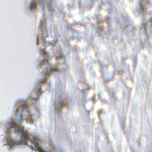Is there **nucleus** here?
<instances>
[{
  "mask_svg": "<svg viewBox=\"0 0 152 152\" xmlns=\"http://www.w3.org/2000/svg\"><path fill=\"white\" fill-rule=\"evenodd\" d=\"M42 53L43 55L47 57L46 58L43 60L41 63L42 65H43L44 64H48V54L44 50H42Z\"/></svg>",
  "mask_w": 152,
  "mask_h": 152,
  "instance_id": "nucleus-1",
  "label": "nucleus"
},
{
  "mask_svg": "<svg viewBox=\"0 0 152 152\" xmlns=\"http://www.w3.org/2000/svg\"><path fill=\"white\" fill-rule=\"evenodd\" d=\"M27 107V104L26 102H25L18 107L16 110V112H18L19 110L21 111V110L26 108Z\"/></svg>",
  "mask_w": 152,
  "mask_h": 152,
  "instance_id": "nucleus-2",
  "label": "nucleus"
},
{
  "mask_svg": "<svg viewBox=\"0 0 152 152\" xmlns=\"http://www.w3.org/2000/svg\"><path fill=\"white\" fill-rule=\"evenodd\" d=\"M36 7V1L33 0L31 2V9H33L35 8Z\"/></svg>",
  "mask_w": 152,
  "mask_h": 152,
  "instance_id": "nucleus-3",
  "label": "nucleus"
},
{
  "mask_svg": "<svg viewBox=\"0 0 152 152\" xmlns=\"http://www.w3.org/2000/svg\"><path fill=\"white\" fill-rule=\"evenodd\" d=\"M53 70L55 72L59 71L58 69L56 68H55L53 69H50V72Z\"/></svg>",
  "mask_w": 152,
  "mask_h": 152,
  "instance_id": "nucleus-4",
  "label": "nucleus"
},
{
  "mask_svg": "<svg viewBox=\"0 0 152 152\" xmlns=\"http://www.w3.org/2000/svg\"><path fill=\"white\" fill-rule=\"evenodd\" d=\"M60 104L61 105H64L65 106H66L67 105V103H64V102H61Z\"/></svg>",
  "mask_w": 152,
  "mask_h": 152,
  "instance_id": "nucleus-5",
  "label": "nucleus"
},
{
  "mask_svg": "<svg viewBox=\"0 0 152 152\" xmlns=\"http://www.w3.org/2000/svg\"><path fill=\"white\" fill-rule=\"evenodd\" d=\"M27 120L29 121L31 123H33V120L32 118H30L29 119L27 118Z\"/></svg>",
  "mask_w": 152,
  "mask_h": 152,
  "instance_id": "nucleus-6",
  "label": "nucleus"
},
{
  "mask_svg": "<svg viewBox=\"0 0 152 152\" xmlns=\"http://www.w3.org/2000/svg\"><path fill=\"white\" fill-rule=\"evenodd\" d=\"M46 80L45 79H43L41 81V83H43Z\"/></svg>",
  "mask_w": 152,
  "mask_h": 152,
  "instance_id": "nucleus-7",
  "label": "nucleus"
},
{
  "mask_svg": "<svg viewBox=\"0 0 152 152\" xmlns=\"http://www.w3.org/2000/svg\"><path fill=\"white\" fill-rule=\"evenodd\" d=\"M62 55L61 54V55H58V57L61 58V57H62Z\"/></svg>",
  "mask_w": 152,
  "mask_h": 152,
  "instance_id": "nucleus-8",
  "label": "nucleus"
},
{
  "mask_svg": "<svg viewBox=\"0 0 152 152\" xmlns=\"http://www.w3.org/2000/svg\"><path fill=\"white\" fill-rule=\"evenodd\" d=\"M31 148L32 149L35 150V151H36V150L34 148V147L32 146H31Z\"/></svg>",
  "mask_w": 152,
  "mask_h": 152,
  "instance_id": "nucleus-9",
  "label": "nucleus"
},
{
  "mask_svg": "<svg viewBox=\"0 0 152 152\" xmlns=\"http://www.w3.org/2000/svg\"><path fill=\"white\" fill-rule=\"evenodd\" d=\"M42 26V22H41L40 24V27L41 28Z\"/></svg>",
  "mask_w": 152,
  "mask_h": 152,
  "instance_id": "nucleus-10",
  "label": "nucleus"
},
{
  "mask_svg": "<svg viewBox=\"0 0 152 152\" xmlns=\"http://www.w3.org/2000/svg\"><path fill=\"white\" fill-rule=\"evenodd\" d=\"M41 91V89H39V91L40 92V91Z\"/></svg>",
  "mask_w": 152,
  "mask_h": 152,
  "instance_id": "nucleus-11",
  "label": "nucleus"
}]
</instances>
